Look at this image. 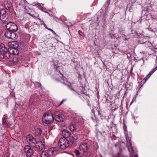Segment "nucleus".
Returning a JSON list of instances; mask_svg holds the SVG:
<instances>
[{
	"label": "nucleus",
	"instance_id": "nucleus-1",
	"mask_svg": "<svg viewBox=\"0 0 157 157\" xmlns=\"http://www.w3.org/2000/svg\"><path fill=\"white\" fill-rule=\"evenodd\" d=\"M9 52L13 55H17L19 53L21 47H19V43L16 41L10 42L7 44Z\"/></svg>",
	"mask_w": 157,
	"mask_h": 157
},
{
	"label": "nucleus",
	"instance_id": "nucleus-2",
	"mask_svg": "<svg viewBox=\"0 0 157 157\" xmlns=\"http://www.w3.org/2000/svg\"><path fill=\"white\" fill-rule=\"evenodd\" d=\"M52 117V120L50 121V123H52L54 121V118L55 120L59 122H63L64 121V116L59 112H55L54 113V116L52 114L50 115V117Z\"/></svg>",
	"mask_w": 157,
	"mask_h": 157
},
{
	"label": "nucleus",
	"instance_id": "nucleus-3",
	"mask_svg": "<svg viewBox=\"0 0 157 157\" xmlns=\"http://www.w3.org/2000/svg\"><path fill=\"white\" fill-rule=\"evenodd\" d=\"M58 145L61 149H65L69 147V142L66 139L61 138L58 143Z\"/></svg>",
	"mask_w": 157,
	"mask_h": 157
},
{
	"label": "nucleus",
	"instance_id": "nucleus-4",
	"mask_svg": "<svg viewBox=\"0 0 157 157\" xmlns=\"http://www.w3.org/2000/svg\"><path fill=\"white\" fill-rule=\"evenodd\" d=\"M8 21L7 22L3 23L5 24H6V26L7 30L11 31L16 32L18 30L17 25L12 22L9 21V19Z\"/></svg>",
	"mask_w": 157,
	"mask_h": 157
},
{
	"label": "nucleus",
	"instance_id": "nucleus-5",
	"mask_svg": "<svg viewBox=\"0 0 157 157\" xmlns=\"http://www.w3.org/2000/svg\"><path fill=\"white\" fill-rule=\"evenodd\" d=\"M8 19L6 17V10L4 9H2L0 12V22L1 23L7 22Z\"/></svg>",
	"mask_w": 157,
	"mask_h": 157
},
{
	"label": "nucleus",
	"instance_id": "nucleus-6",
	"mask_svg": "<svg viewBox=\"0 0 157 157\" xmlns=\"http://www.w3.org/2000/svg\"><path fill=\"white\" fill-rule=\"evenodd\" d=\"M26 139L28 142L31 146L34 147L35 145V144L37 142L36 139L32 135L30 134L28 135Z\"/></svg>",
	"mask_w": 157,
	"mask_h": 157
},
{
	"label": "nucleus",
	"instance_id": "nucleus-7",
	"mask_svg": "<svg viewBox=\"0 0 157 157\" xmlns=\"http://www.w3.org/2000/svg\"><path fill=\"white\" fill-rule=\"evenodd\" d=\"M49 113L48 111L45 112L44 114L42 117L43 124L45 126L48 127L49 125Z\"/></svg>",
	"mask_w": 157,
	"mask_h": 157
},
{
	"label": "nucleus",
	"instance_id": "nucleus-8",
	"mask_svg": "<svg viewBox=\"0 0 157 157\" xmlns=\"http://www.w3.org/2000/svg\"><path fill=\"white\" fill-rule=\"evenodd\" d=\"M79 149L81 153H86L89 149L88 144L86 143H82L79 146Z\"/></svg>",
	"mask_w": 157,
	"mask_h": 157
},
{
	"label": "nucleus",
	"instance_id": "nucleus-9",
	"mask_svg": "<svg viewBox=\"0 0 157 157\" xmlns=\"http://www.w3.org/2000/svg\"><path fill=\"white\" fill-rule=\"evenodd\" d=\"M24 150L26 153L27 157H31L33 153V151L30 147L28 145L25 146Z\"/></svg>",
	"mask_w": 157,
	"mask_h": 157
},
{
	"label": "nucleus",
	"instance_id": "nucleus-10",
	"mask_svg": "<svg viewBox=\"0 0 157 157\" xmlns=\"http://www.w3.org/2000/svg\"><path fill=\"white\" fill-rule=\"evenodd\" d=\"M33 147L39 150H43L44 149V145L41 141L37 142Z\"/></svg>",
	"mask_w": 157,
	"mask_h": 157
},
{
	"label": "nucleus",
	"instance_id": "nucleus-11",
	"mask_svg": "<svg viewBox=\"0 0 157 157\" xmlns=\"http://www.w3.org/2000/svg\"><path fill=\"white\" fill-rule=\"evenodd\" d=\"M9 52V48H6L3 44H0V55L3 54L4 53Z\"/></svg>",
	"mask_w": 157,
	"mask_h": 157
},
{
	"label": "nucleus",
	"instance_id": "nucleus-12",
	"mask_svg": "<svg viewBox=\"0 0 157 157\" xmlns=\"http://www.w3.org/2000/svg\"><path fill=\"white\" fill-rule=\"evenodd\" d=\"M62 138H68L71 135V132L68 130L65 129L63 130L62 132Z\"/></svg>",
	"mask_w": 157,
	"mask_h": 157
},
{
	"label": "nucleus",
	"instance_id": "nucleus-13",
	"mask_svg": "<svg viewBox=\"0 0 157 157\" xmlns=\"http://www.w3.org/2000/svg\"><path fill=\"white\" fill-rule=\"evenodd\" d=\"M77 139V135L76 134H74L70 137V142L72 144H75V143L76 140Z\"/></svg>",
	"mask_w": 157,
	"mask_h": 157
},
{
	"label": "nucleus",
	"instance_id": "nucleus-14",
	"mask_svg": "<svg viewBox=\"0 0 157 157\" xmlns=\"http://www.w3.org/2000/svg\"><path fill=\"white\" fill-rule=\"evenodd\" d=\"M11 54L9 52H7L3 54L0 55V57L2 59H8L10 57V54Z\"/></svg>",
	"mask_w": 157,
	"mask_h": 157
},
{
	"label": "nucleus",
	"instance_id": "nucleus-15",
	"mask_svg": "<svg viewBox=\"0 0 157 157\" xmlns=\"http://www.w3.org/2000/svg\"><path fill=\"white\" fill-rule=\"evenodd\" d=\"M42 133V130L40 128L38 127L36 128V129L35 132V135L38 137H39L41 135Z\"/></svg>",
	"mask_w": 157,
	"mask_h": 157
},
{
	"label": "nucleus",
	"instance_id": "nucleus-16",
	"mask_svg": "<svg viewBox=\"0 0 157 157\" xmlns=\"http://www.w3.org/2000/svg\"><path fill=\"white\" fill-rule=\"evenodd\" d=\"M15 32L11 31L10 38L13 40H15L18 38L17 35L15 33Z\"/></svg>",
	"mask_w": 157,
	"mask_h": 157
},
{
	"label": "nucleus",
	"instance_id": "nucleus-17",
	"mask_svg": "<svg viewBox=\"0 0 157 157\" xmlns=\"http://www.w3.org/2000/svg\"><path fill=\"white\" fill-rule=\"evenodd\" d=\"M29 105H35L36 104V100L33 97H31L29 100Z\"/></svg>",
	"mask_w": 157,
	"mask_h": 157
},
{
	"label": "nucleus",
	"instance_id": "nucleus-18",
	"mask_svg": "<svg viewBox=\"0 0 157 157\" xmlns=\"http://www.w3.org/2000/svg\"><path fill=\"white\" fill-rule=\"evenodd\" d=\"M11 31L10 30H7V31H6L4 36L5 37H7L8 39L10 38V36L11 35Z\"/></svg>",
	"mask_w": 157,
	"mask_h": 157
},
{
	"label": "nucleus",
	"instance_id": "nucleus-19",
	"mask_svg": "<svg viewBox=\"0 0 157 157\" xmlns=\"http://www.w3.org/2000/svg\"><path fill=\"white\" fill-rule=\"evenodd\" d=\"M56 147H51L50 148V155H53L56 152Z\"/></svg>",
	"mask_w": 157,
	"mask_h": 157
},
{
	"label": "nucleus",
	"instance_id": "nucleus-20",
	"mask_svg": "<svg viewBox=\"0 0 157 157\" xmlns=\"http://www.w3.org/2000/svg\"><path fill=\"white\" fill-rule=\"evenodd\" d=\"M157 69V68L155 67L154 68L152 71H151L148 75L145 78L146 79H147Z\"/></svg>",
	"mask_w": 157,
	"mask_h": 157
},
{
	"label": "nucleus",
	"instance_id": "nucleus-21",
	"mask_svg": "<svg viewBox=\"0 0 157 157\" xmlns=\"http://www.w3.org/2000/svg\"><path fill=\"white\" fill-rule=\"evenodd\" d=\"M77 126L75 124H73L70 127V129L71 131H73L77 129Z\"/></svg>",
	"mask_w": 157,
	"mask_h": 157
},
{
	"label": "nucleus",
	"instance_id": "nucleus-22",
	"mask_svg": "<svg viewBox=\"0 0 157 157\" xmlns=\"http://www.w3.org/2000/svg\"><path fill=\"white\" fill-rule=\"evenodd\" d=\"M41 157H49L48 154L45 151L41 153Z\"/></svg>",
	"mask_w": 157,
	"mask_h": 157
},
{
	"label": "nucleus",
	"instance_id": "nucleus-23",
	"mask_svg": "<svg viewBox=\"0 0 157 157\" xmlns=\"http://www.w3.org/2000/svg\"><path fill=\"white\" fill-rule=\"evenodd\" d=\"M7 119L5 118H3V124H6L7 126H9V123H7Z\"/></svg>",
	"mask_w": 157,
	"mask_h": 157
},
{
	"label": "nucleus",
	"instance_id": "nucleus-24",
	"mask_svg": "<svg viewBox=\"0 0 157 157\" xmlns=\"http://www.w3.org/2000/svg\"><path fill=\"white\" fill-rule=\"evenodd\" d=\"M75 153L77 156H79L80 154V152L78 150H75Z\"/></svg>",
	"mask_w": 157,
	"mask_h": 157
},
{
	"label": "nucleus",
	"instance_id": "nucleus-25",
	"mask_svg": "<svg viewBox=\"0 0 157 157\" xmlns=\"http://www.w3.org/2000/svg\"><path fill=\"white\" fill-rule=\"evenodd\" d=\"M13 62L15 64L19 62H20L19 60H18V58L16 57L14 58L13 59Z\"/></svg>",
	"mask_w": 157,
	"mask_h": 157
},
{
	"label": "nucleus",
	"instance_id": "nucleus-26",
	"mask_svg": "<svg viewBox=\"0 0 157 157\" xmlns=\"http://www.w3.org/2000/svg\"><path fill=\"white\" fill-rule=\"evenodd\" d=\"M126 139L127 142L130 144L131 142V140L127 135H126Z\"/></svg>",
	"mask_w": 157,
	"mask_h": 157
},
{
	"label": "nucleus",
	"instance_id": "nucleus-27",
	"mask_svg": "<svg viewBox=\"0 0 157 157\" xmlns=\"http://www.w3.org/2000/svg\"><path fill=\"white\" fill-rule=\"evenodd\" d=\"M30 14L32 16V17H36V18H38L39 19V20L41 21V19L40 18H39V16H35L34 14Z\"/></svg>",
	"mask_w": 157,
	"mask_h": 157
},
{
	"label": "nucleus",
	"instance_id": "nucleus-28",
	"mask_svg": "<svg viewBox=\"0 0 157 157\" xmlns=\"http://www.w3.org/2000/svg\"><path fill=\"white\" fill-rule=\"evenodd\" d=\"M137 96V95L136 94L135 97L133 98L131 102V104H132L134 101H136V98Z\"/></svg>",
	"mask_w": 157,
	"mask_h": 157
},
{
	"label": "nucleus",
	"instance_id": "nucleus-29",
	"mask_svg": "<svg viewBox=\"0 0 157 157\" xmlns=\"http://www.w3.org/2000/svg\"><path fill=\"white\" fill-rule=\"evenodd\" d=\"M19 107V105H18L17 104L16 105H15V108H14V109H15L16 110H17V109H18Z\"/></svg>",
	"mask_w": 157,
	"mask_h": 157
},
{
	"label": "nucleus",
	"instance_id": "nucleus-30",
	"mask_svg": "<svg viewBox=\"0 0 157 157\" xmlns=\"http://www.w3.org/2000/svg\"><path fill=\"white\" fill-rule=\"evenodd\" d=\"M66 101V100L65 99H63L62 101H61V102H60V104L58 105V106H60V105H61L63 103V102L65 101Z\"/></svg>",
	"mask_w": 157,
	"mask_h": 157
},
{
	"label": "nucleus",
	"instance_id": "nucleus-31",
	"mask_svg": "<svg viewBox=\"0 0 157 157\" xmlns=\"http://www.w3.org/2000/svg\"><path fill=\"white\" fill-rule=\"evenodd\" d=\"M50 31H51L52 33L54 34L55 35H57V34H56V33H55V32L53 31L52 30V29H50Z\"/></svg>",
	"mask_w": 157,
	"mask_h": 157
},
{
	"label": "nucleus",
	"instance_id": "nucleus-32",
	"mask_svg": "<svg viewBox=\"0 0 157 157\" xmlns=\"http://www.w3.org/2000/svg\"><path fill=\"white\" fill-rule=\"evenodd\" d=\"M6 8L7 10L10 11V10L11 9L12 7H11V6H10V7L7 6V7H6Z\"/></svg>",
	"mask_w": 157,
	"mask_h": 157
},
{
	"label": "nucleus",
	"instance_id": "nucleus-33",
	"mask_svg": "<svg viewBox=\"0 0 157 157\" xmlns=\"http://www.w3.org/2000/svg\"><path fill=\"white\" fill-rule=\"evenodd\" d=\"M78 33L81 36L83 35V33H82V32L81 31H78Z\"/></svg>",
	"mask_w": 157,
	"mask_h": 157
},
{
	"label": "nucleus",
	"instance_id": "nucleus-34",
	"mask_svg": "<svg viewBox=\"0 0 157 157\" xmlns=\"http://www.w3.org/2000/svg\"><path fill=\"white\" fill-rule=\"evenodd\" d=\"M134 157H138V156L137 155H135Z\"/></svg>",
	"mask_w": 157,
	"mask_h": 157
},
{
	"label": "nucleus",
	"instance_id": "nucleus-35",
	"mask_svg": "<svg viewBox=\"0 0 157 157\" xmlns=\"http://www.w3.org/2000/svg\"><path fill=\"white\" fill-rule=\"evenodd\" d=\"M78 157H86L84 155H82V156H79Z\"/></svg>",
	"mask_w": 157,
	"mask_h": 157
},
{
	"label": "nucleus",
	"instance_id": "nucleus-36",
	"mask_svg": "<svg viewBox=\"0 0 157 157\" xmlns=\"http://www.w3.org/2000/svg\"><path fill=\"white\" fill-rule=\"evenodd\" d=\"M46 28L48 29V30H49V28H48L47 27H46Z\"/></svg>",
	"mask_w": 157,
	"mask_h": 157
},
{
	"label": "nucleus",
	"instance_id": "nucleus-37",
	"mask_svg": "<svg viewBox=\"0 0 157 157\" xmlns=\"http://www.w3.org/2000/svg\"><path fill=\"white\" fill-rule=\"evenodd\" d=\"M41 84L40 83V86H41Z\"/></svg>",
	"mask_w": 157,
	"mask_h": 157
},
{
	"label": "nucleus",
	"instance_id": "nucleus-38",
	"mask_svg": "<svg viewBox=\"0 0 157 157\" xmlns=\"http://www.w3.org/2000/svg\"><path fill=\"white\" fill-rule=\"evenodd\" d=\"M7 123H9L8 122V121H7Z\"/></svg>",
	"mask_w": 157,
	"mask_h": 157
},
{
	"label": "nucleus",
	"instance_id": "nucleus-39",
	"mask_svg": "<svg viewBox=\"0 0 157 157\" xmlns=\"http://www.w3.org/2000/svg\"><path fill=\"white\" fill-rule=\"evenodd\" d=\"M42 22H43V23H44V21H42Z\"/></svg>",
	"mask_w": 157,
	"mask_h": 157
}]
</instances>
